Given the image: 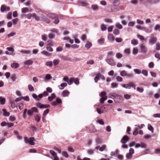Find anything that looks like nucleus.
I'll return each instance as SVG.
<instances>
[{"label":"nucleus","instance_id":"1","mask_svg":"<svg viewBox=\"0 0 160 160\" xmlns=\"http://www.w3.org/2000/svg\"><path fill=\"white\" fill-rule=\"evenodd\" d=\"M110 97L113 98L115 103H119L123 101V98L121 95L115 93H112L110 94Z\"/></svg>","mask_w":160,"mask_h":160},{"label":"nucleus","instance_id":"2","mask_svg":"<svg viewBox=\"0 0 160 160\" xmlns=\"http://www.w3.org/2000/svg\"><path fill=\"white\" fill-rule=\"evenodd\" d=\"M24 140L26 143H28L30 145H33L35 144V143L33 142L34 140V138L33 137L29 138V140L27 137H25L24 138Z\"/></svg>","mask_w":160,"mask_h":160},{"label":"nucleus","instance_id":"3","mask_svg":"<svg viewBox=\"0 0 160 160\" xmlns=\"http://www.w3.org/2000/svg\"><path fill=\"white\" fill-rule=\"evenodd\" d=\"M150 39V40L149 41V42L151 45L154 44L157 40V38L154 36V35L153 34L151 35Z\"/></svg>","mask_w":160,"mask_h":160},{"label":"nucleus","instance_id":"4","mask_svg":"<svg viewBox=\"0 0 160 160\" xmlns=\"http://www.w3.org/2000/svg\"><path fill=\"white\" fill-rule=\"evenodd\" d=\"M141 52L144 53H146L148 51V49L143 44H141L140 45Z\"/></svg>","mask_w":160,"mask_h":160},{"label":"nucleus","instance_id":"5","mask_svg":"<svg viewBox=\"0 0 160 160\" xmlns=\"http://www.w3.org/2000/svg\"><path fill=\"white\" fill-rule=\"evenodd\" d=\"M129 138L126 135H124L121 140V142L122 144H126V142L128 141Z\"/></svg>","mask_w":160,"mask_h":160},{"label":"nucleus","instance_id":"6","mask_svg":"<svg viewBox=\"0 0 160 160\" xmlns=\"http://www.w3.org/2000/svg\"><path fill=\"white\" fill-rule=\"evenodd\" d=\"M61 100L58 98H57L56 99V101L52 102V105L54 106H56L58 104H60L62 103Z\"/></svg>","mask_w":160,"mask_h":160},{"label":"nucleus","instance_id":"7","mask_svg":"<svg viewBox=\"0 0 160 160\" xmlns=\"http://www.w3.org/2000/svg\"><path fill=\"white\" fill-rule=\"evenodd\" d=\"M50 17L52 19H54L53 23L55 24H57L59 22V20L56 16L54 14H52L50 15Z\"/></svg>","mask_w":160,"mask_h":160},{"label":"nucleus","instance_id":"8","mask_svg":"<svg viewBox=\"0 0 160 160\" xmlns=\"http://www.w3.org/2000/svg\"><path fill=\"white\" fill-rule=\"evenodd\" d=\"M106 62L108 63L109 65L113 66L116 65L115 62L114 60L112 58L107 59H106Z\"/></svg>","mask_w":160,"mask_h":160},{"label":"nucleus","instance_id":"9","mask_svg":"<svg viewBox=\"0 0 160 160\" xmlns=\"http://www.w3.org/2000/svg\"><path fill=\"white\" fill-rule=\"evenodd\" d=\"M131 86H134L132 85V82H130L128 84H124L122 85V87L126 89H130Z\"/></svg>","mask_w":160,"mask_h":160},{"label":"nucleus","instance_id":"10","mask_svg":"<svg viewBox=\"0 0 160 160\" xmlns=\"http://www.w3.org/2000/svg\"><path fill=\"white\" fill-rule=\"evenodd\" d=\"M42 19L43 21L47 23H50L49 20L45 16H42Z\"/></svg>","mask_w":160,"mask_h":160},{"label":"nucleus","instance_id":"11","mask_svg":"<svg viewBox=\"0 0 160 160\" xmlns=\"http://www.w3.org/2000/svg\"><path fill=\"white\" fill-rule=\"evenodd\" d=\"M108 39L111 42H112L114 41V37L112 34H109L108 36Z\"/></svg>","mask_w":160,"mask_h":160},{"label":"nucleus","instance_id":"12","mask_svg":"<svg viewBox=\"0 0 160 160\" xmlns=\"http://www.w3.org/2000/svg\"><path fill=\"white\" fill-rule=\"evenodd\" d=\"M33 63V62L32 60H28L24 61V64L25 65H30L32 64Z\"/></svg>","mask_w":160,"mask_h":160},{"label":"nucleus","instance_id":"13","mask_svg":"<svg viewBox=\"0 0 160 160\" xmlns=\"http://www.w3.org/2000/svg\"><path fill=\"white\" fill-rule=\"evenodd\" d=\"M78 4L79 5H81L82 6H86L88 5V4L87 2L82 1H79L78 2Z\"/></svg>","mask_w":160,"mask_h":160},{"label":"nucleus","instance_id":"14","mask_svg":"<svg viewBox=\"0 0 160 160\" xmlns=\"http://www.w3.org/2000/svg\"><path fill=\"white\" fill-rule=\"evenodd\" d=\"M7 50L10 52H11V54L12 56H13L15 55V53H14V50L11 47H9L7 48Z\"/></svg>","mask_w":160,"mask_h":160},{"label":"nucleus","instance_id":"15","mask_svg":"<svg viewBox=\"0 0 160 160\" xmlns=\"http://www.w3.org/2000/svg\"><path fill=\"white\" fill-rule=\"evenodd\" d=\"M67 84L66 83H61L60 85L58 86L59 88L60 89H63L64 88L67 86Z\"/></svg>","mask_w":160,"mask_h":160},{"label":"nucleus","instance_id":"16","mask_svg":"<svg viewBox=\"0 0 160 160\" xmlns=\"http://www.w3.org/2000/svg\"><path fill=\"white\" fill-rule=\"evenodd\" d=\"M69 92L67 90H64L62 93V96L63 97H67L68 96Z\"/></svg>","mask_w":160,"mask_h":160},{"label":"nucleus","instance_id":"17","mask_svg":"<svg viewBox=\"0 0 160 160\" xmlns=\"http://www.w3.org/2000/svg\"><path fill=\"white\" fill-rule=\"evenodd\" d=\"M92 9L94 11H96L98 9V7L96 4H93L91 6Z\"/></svg>","mask_w":160,"mask_h":160},{"label":"nucleus","instance_id":"18","mask_svg":"<svg viewBox=\"0 0 160 160\" xmlns=\"http://www.w3.org/2000/svg\"><path fill=\"white\" fill-rule=\"evenodd\" d=\"M0 103L2 105L4 104L5 103V98L2 97H0Z\"/></svg>","mask_w":160,"mask_h":160},{"label":"nucleus","instance_id":"19","mask_svg":"<svg viewBox=\"0 0 160 160\" xmlns=\"http://www.w3.org/2000/svg\"><path fill=\"white\" fill-rule=\"evenodd\" d=\"M10 103L11 105V107L12 108H14L16 107L15 102L13 100H11L10 101Z\"/></svg>","mask_w":160,"mask_h":160},{"label":"nucleus","instance_id":"20","mask_svg":"<svg viewBox=\"0 0 160 160\" xmlns=\"http://www.w3.org/2000/svg\"><path fill=\"white\" fill-rule=\"evenodd\" d=\"M104 38H101L98 40V42L100 45H102L104 43Z\"/></svg>","mask_w":160,"mask_h":160},{"label":"nucleus","instance_id":"21","mask_svg":"<svg viewBox=\"0 0 160 160\" xmlns=\"http://www.w3.org/2000/svg\"><path fill=\"white\" fill-rule=\"evenodd\" d=\"M11 78L12 81V82H14L17 79V77L16 75L15 74H13L12 75Z\"/></svg>","mask_w":160,"mask_h":160},{"label":"nucleus","instance_id":"22","mask_svg":"<svg viewBox=\"0 0 160 160\" xmlns=\"http://www.w3.org/2000/svg\"><path fill=\"white\" fill-rule=\"evenodd\" d=\"M19 64L17 63H13L11 65V66L12 68H17L19 67Z\"/></svg>","mask_w":160,"mask_h":160},{"label":"nucleus","instance_id":"23","mask_svg":"<svg viewBox=\"0 0 160 160\" xmlns=\"http://www.w3.org/2000/svg\"><path fill=\"white\" fill-rule=\"evenodd\" d=\"M3 112V115L5 116H9L10 115V113L8 112H6V110L3 109L2 110Z\"/></svg>","mask_w":160,"mask_h":160},{"label":"nucleus","instance_id":"24","mask_svg":"<svg viewBox=\"0 0 160 160\" xmlns=\"http://www.w3.org/2000/svg\"><path fill=\"white\" fill-rule=\"evenodd\" d=\"M0 10L1 12H3L6 11V6L4 5L1 6Z\"/></svg>","mask_w":160,"mask_h":160},{"label":"nucleus","instance_id":"25","mask_svg":"<svg viewBox=\"0 0 160 160\" xmlns=\"http://www.w3.org/2000/svg\"><path fill=\"white\" fill-rule=\"evenodd\" d=\"M21 11L22 13H24L28 12L29 9L27 8H23L22 9Z\"/></svg>","mask_w":160,"mask_h":160},{"label":"nucleus","instance_id":"26","mask_svg":"<svg viewBox=\"0 0 160 160\" xmlns=\"http://www.w3.org/2000/svg\"><path fill=\"white\" fill-rule=\"evenodd\" d=\"M20 52L23 54H29L31 53V51L30 50H22Z\"/></svg>","mask_w":160,"mask_h":160},{"label":"nucleus","instance_id":"27","mask_svg":"<svg viewBox=\"0 0 160 160\" xmlns=\"http://www.w3.org/2000/svg\"><path fill=\"white\" fill-rule=\"evenodd\" d=\"M131 43L133 46L137 45L138 43L137 40L136 39H133L132 40Z\"/></svg>","mask_w":160,"mask_h":160},{"label":"nucleus","instance_id":"28","mask_svg":"<svg viewBox=\"0 0 160 160\" xmlns=\"http://www.w3.org/2000/svg\"><path fill=\"white\" fill-rule=\"evenodd\" d=\"M36 106L38 108H43V104L40 102H37L36 103Z\"/></svg>","mask_w":160,"mask_h":160},{"label":"nucleus","instance_id":"29","mask_svg":"<svg viewBox=\"0 0 160 160\" xmlns=\"http://www.w3.org/2000/svg\"><path fill=\"white\" fill-rule=\"evenodd\" d=\"M32 113L36 112L37 113H38L39 112L37 108L35 107H32L31 109Z\"/></svg>","mask_w":160,"mask_h":160},{"label":"nucleus","instance_id":"30","mask_svg":"<svg viewBox=\"0 0 160 160\" xmlns=\"http://www.w3.org/2000/svg\"><path fill=\"white\" fill-rule=\"evenodd\" d=\"M16 34V33L15 32L12 31V32H11L10 34H8L7 35V37H8V38H9L10 37H12V36H14V35H15Z\"/></svg>","mask_w":160,"mask_h":160},{"label":"nucleus","instance_id":"31","mask_svg":"<svg viewBox=\"0 0 160 160\" xmlns=\"http://www.w3.org/2000/svg\"><path fill=\"white\" fill-rule=\"evenodd\" d=\"M74 78H70V80L69 79L68 80V81H67V82L68 84L69 85H70L72 83L73 81H74Z\"/></svg>","mask_w":160,"mask_h":160},{"label":"nucleus","instance_id":"32","mask_svg":"<svg viewBox=\"0 0 160 160\" xmlns=\"http://www.w3.org/2000/svg\"><path fill=\"white\" fill-rule=\"evenodd\" d=\"M92 46V43L89 42H88L85 45V47L88 49L90 48Z\"/></svg>","mask_w":160,"mask_h":160},{"label":"nucleus","instance_id":"33","mask_svg":"<svg viewBox=\"0 0 160 160\" xmlns=\"http://www.w3.org/2000/svg\"><path fill=\"white\" fill-rule=\"evenodd\" d=\"M128 78H132L134 77V75L132 73H126V76Z\"/></svg>","mask_w":160,"mask_h":160},{"label":"nucleus","instance_id":"34","mask_svg":"<svg viewBox=\"0 0 160 160\" xmlns=\"http://www.w3.org/2000/svg\"><path fill=\"white\" fill-rule=\"evenodd\" d=\"M118 86V84L115 82H113L111 84V87L112 88H117Z\"/></svg>","mask_w":160,"mask_h":160},{"label":"nucleus","instance_id":"35","mask_svg":"<svg viewBox=\"0 0 160 160\" xmlns=\"http://www.w3.org/2000/svg\"><path fill=\"white\" fill-rule=\"evenodd\" d=\"M141 72L142 74L145 76L147 77L148 75V72L146 70H142Z\"/></svg>","mask_w":160,"mask_h":160},{"label":"nucleus","instance_id":"36","mask_svg":"<svg viewBox=\"0 0 160 160\" xmlns=\"http://www.w3.org/2000/svg\"><path fill=\"white\" fill-rule=\"evenodd\" d=\"M59 60L58 59H54L53 61V63L54 66H56L59 64Z\"/></svg>","mask_w":160,"mask_h":160},{"label":"nucleus","instance_id":"37","mask_svg":"<svg viewBox=\"0 0 160 160\" xmlns=\"http://www.w3.org/2000/svg\"><path fill=\"white\" fill-rule=\"evenodd\" d=\"M62 156L66 158H68L69 157V155L68 154V153L67 152L64 151L62 152Z\"/></svg>","mask_w":160,"mask_h":160},{"label":"nucleus","instance_id":"38","mask_svg":"<svg viewBox=\"0 0 160 160\" xmlns=\"http://www.w3.org/2000/svg\"><path fill=\"white\" fill-rule=\"evenodd\" d=\"M46 65L47 66H49L51 67L53 65V63L52 61L48 62L46 63Z\"/></svg>","mask_w":160,"mask_h":160},{"label":"nucleus","instance_id":"39","mask_svg":"<svg viewBox=\"0 0 160 160\" xmlns=\"http://www.w3.org/2000/svg\"><path fill=\"white\" fill-rule=\"evenodd\" d=\"M122 55L120 53H118L116 54V57L117 59H120L122 57Z\"/></svg>","mask_w":160,"mask_h":160},{"label":"nucleus","instance_id":"40","mask_svg":"<svg viewBox=\"0 0 160 160\" xmlns=\"http://www.w3.org/2000/svg\"><path fill=\"white\" fill-rule=\"evenodd\" d=\"M116 26L117 28L119 29H121L122 28V25L119 23H116Z\"/></svg>","mask_w":160,"mask_h":160},{"label":"nucleus","instance_id":"41","mask_svg":"<svg viewBox=\"0 0 160 160\" xmlns=\"http://www.w3.org/2000/svg\"><path fill=\"white\" fill-rule=\"evenodd\" d=\"M113 33L115 35H118L119 34V31L118 29H115L113 31Z\"/></svg>","mask_w":160,"mask_h":160},{"label":"nucleus","instance_id":"42","mask_svg":"<svg viewBox=\"0 0 160 160\" xmlns=\"http://www.w3.org/2000/svg\"><path fill=\"white\" fill-rule=\"evenodd\" d=\"M127 72L125 70L121 71L120 73V75L122 77L125 76L126 75Z\"/></svg>","mask_w":160,"mask_h":160},{"label":"nucleus","instance_id":"43","mask_svg":"<svg viewBox=\"0 0 160 160\" xmlns=\"http://www.w3.org/2000/svg\"><path fill=\"white\" fill-rule=\"evenodd\" d=\"M116 78L117 81L119 82H121L123 80L122 78L119 76H116Z\"/></svg>","mask_w":160,"mask_h":160},{"label":"nucleus","instance_id":"44","mask_svg":"<svg viewBox=\"0 0 160 160\" xmlns=\"http://www.w3.org/2000/svg\"><path fill=\"white\" fill-rule=\"evenodd\" d=\"M145 27H141L139 25H137L136 26V28L137 29H138L140 30H142L143 31L144 30Z\"/></svg>","mask_w":160,"mask_h":160},{"label":"nucleus","instance_id":"45","mask_svg":"<svg viewBox=\"0 0 160 160\" xmlns=\"http://www.w3.org/2000/svg\"><path fill=\"white\" fill-rule=\"evenodd\" d=\"M41 118L40 116L38 115H36L35 117V120L38 122H39L41 120Z\"/></svg>","mask_w":160,"mask_h":160},{"label":"nucleus","instance_id":"46","mask_svg":"<svg viewBox=\"0 0 160 160\" xmlns=\"http://www.w3.org/2000/svg\"><path fill=\"white\" fill-rule=\"evenodd\" d=\"M28 88L29 90L31 91H33L34 90V88L33 87L31 84H29L28 85Z\"/></svg>","mask_w":160,"mask_h":160},{"label":"nucleus","instance_id":"47","mask_svg":"<svg viewBox=\"0 0 160 160\" xmlns=\"http://www.w3.org/2000/svg\"><path fill=\"white\" fill-rule=\"evenodd\" d=\"M87 153L89 155H92L94 154L93 151L92 149H89L87 151Z\"/></svg>","mask_w":160,"mask_h":160},{"label":"nucleus","instance_id":"48","mask_svg":"<svg viewBox=\"0 0 160 160\" xmlns=\"http://www.w3.org/2000/svg\"><path fill=\"white\" fill-rule=\"evenodd\" d=\"M106 148V145H103L102 147H99V149L100 151H102L105 149Z\"/></svg>","mask_w":160,"mask_h":160},{"label":"nucleus","instance_id":"49","mask_svg":"<svg viewBox=\"0 0 160 160\" xmlns=\"http://www.w3.org/2000/svg\"><path fill=\"white\" fill-rule=\"evenodd\" d=\"M133 71L136 74H139L141 73V70L138 69H134Z\"/></svg>","mask_w":160,"mask_h":160},{"label":"nucleus","instance_id":"50","mask_svg":"<svg viewBox=\"0 0 160 160\" xmlns=\"http://www.w3.org/2000/svg\"><path fill=\"white\" fill-rule=\"evenodd\" d=\"M47 46H53V43L51 41H48L47 42Z\"/></svg>","mask_w":160,"mask_h":160},{"label":"nucleus","instance_id":"51","mask_svg":"<svg viewBox=\"0 0 160 160\" xmlns=\"http://www.w3.org/2000/svg\"><path fill=\"white\" fill-rule=\"evenodd\" d=\"M148 129L149 130L151 131L152 133L153 132V128L152 126L150 124L148 125Z\"/></svg>","mask_w":160,"mask_h":160},{"label":"nucleus","instance_id":"52","mask_svg":"<svg viewBox=\"0 0 160 160\" xmlns=\"http://www.w3.org/2000/svg\"><path fill=\"white\" fill-rule=\"evenodd\" d=\"M102 107L101 108V109H99L98 108H97L96 109V111L99 114H101L102 113H103L104 112L103 111L101 110V109L102 108Z\"/></svg>","mask_w":160,"mask_h":160},{"label":"nucleus","instance_id":"53","mask_svg":"<svg viewBox=\"0 0 160 160\" xmlns=\"http://www.w3.org/2000/svg\"><path fill=\"white\" fill-rule=\"evenodd\" d=\"M122 41V39L121 38H115V41L117 42L120 43Z\"/></svg>","mask_w":160,"mask_h":160},{"label":"nucleus","instance_id":"54","mask_svg":"<svg viewBox=\"0 0 160 160\" xmlns=\"http://www.w3.org/2000/svg\"><path fill=\"white\" fill-rule=\"evenodd\" d=\"M132 154L131 153H128L126 155V158L128 159H131L132 157Z\"/></svg>","mask_w":160,"mask_h":160},{"label":"nucleus","instance_id":"55","mask_svg":"<svg viewBox=\"0 0 160 160\" xmlns=\"http://www.w3.org/2000/svg\"><path fill=\"white\" fill-rule=\"evenodd\" d=\"M154 29L155 31L158 30L160 32V25H156L154 28Z\"/></svg>","mask_w":160,"mask_h":160},{"label":"nucleus","instance_id":"56","mask_svg":"<svg viewBox=\"0 0 160 160\" xmlns=\"http://www.w3.org/2000/svg\"><path fill=\"white\" fill-rule=\"evenodd\" d=\"M101 27V30L102 31H105L106 30V28L104 24H102Z\"/></svg>","mask_w":160,"mask_h":160},{"label":"nucleus","instance_id":"57","mask_svg":"<svg viewBox=\"0 0 160 160\" xmlns=\"http://www.w3.org/2000/svg\"><path fill=\"white\" fill-rule=\"evenodd\" d=\"M41 53L42 54L45 55L47 56H49L50 55V54L46 51H43Z\"/></svg>","mask_w":160,"mask_h":160},{"label":"nucleus","instance_id":"58","mask_svg":"<svg viewBox=\"0 0 160 160\" xmlns=\"http://www.w3.org/2000/svg\"><path fill=\"white\" fill-rule=\"evenodd\" d=\"M106 95V93L105 92H102L99 94L100 97H104Z\"/></svg>","mask_w":160,"mask_h":160},{"label":"nucleus","instance_id":"59","mask_svg":"<svg viewBox=\"0 0 160 160\" xmlns=\"http://www.w3.org/2000/svg\"><path fill=\"white\" fill-rule=\"evenodd\" d=\"M137 90L140 92H142L143 91L144 89L142 88H140L139 87H138L137 88Z\"/></svg>","mask_w":160,"mask_h":160},{"label":"nucleus","instance_id":"60","mask_svg":"<svg viewBox=\"0 0 160 160\" xmlns=\"http://www.w3.org/2000/svg\"><path fill=\"white\" fill-rule=\"evenodd\" d=\"M137 23L138 24L142 25L144 23V22L142 21L139 19H137L136 21Z\"/></svg>","mask_w":160,"mask_h":160},{"label":"nucleus","instance_id":"61","mask_svg":"<svg viewBox=\"0 0 160 160\" xmlns=\"http://www.w3.org/2000/svg\"><path fill=\"white\" fill-rule=\"evenodd\" d=\"M42 39L44 41H46L47 40V36L46 34L43 35L42 36Z\"/></svg>","mask_w":160,"mask_h":160},{"label":"nucleus","instance_id":"62","mask_svg":"<svg viewBox=\"0 0 160 160\" xmlns=\"http://www.w3.org/2000/svg\"><path fill=\"white\" fill-rule=\"evenodd\" d=\"M12 13L11 12H9L7 15V18L8 19H10L12 18Z\"/></svg>","mask_w":160,"mask_h":160},{"label":"nucleus","instance_id":"63","mask_svg":"<svg viewBox=\"0 0 160 160\" xmlns=\"http://www.w3.org/2000/svg\"><path fill=\"white\" fill-rule=\"evenodd\" d=\"M27 114L29 116H32L33 113H32L31 109L28 110L27 111Z\"/></svg>","mask_w":160,"mask_h":160},{"label":"nucleus","instance_id":"64","mask_svg":"<svg viewBox=\"0 0 160 160\" xmlns=\"http://www.w3.org/2000/svg\"><path fill=\"white\" fill-rule=\"evenodd\" d=\"M156 49L158 51L160 50V44L157 43L156 44Z\"/></svg>","mask_w":160,"mask_h":160}]
</instances>
